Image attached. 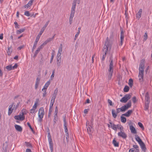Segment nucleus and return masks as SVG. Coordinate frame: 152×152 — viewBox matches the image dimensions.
<instances>
[{
    "mask_svg": "<svg viewBox=\"0 0 152 152\" xmlns=\"http://www.w3.org/2000/svg\"><path fill=\"white\" fill-rule=\"evenodd\" d=\"M25 143L26 144V145L28 148L32 147V145L30 143L26 142H25Z\"/></svg>",
    "mask_w": 152,
    "mask_h": 152,
    "instance_id": "4c0bfd02",
    "label": "nucleus"
},
{
    "mask_svg": "<svg viewBox=\"0 0 152 152\" xmlns=\"http://www.w3.org/2000/svg\"><path fill=\"white\" fill-rule=\"evenodd\" d=\"M109 44V38L108 37H107L106 38L103 50V55L102 58V61H103L105 59L106 57L107 53L108 50Z\"/></svg>",
    "mask_w": 152,
    "mask_h": 152,
    "instance_id": "f03ea898",
    "label": "nucleus"
},
{
    "mask_svg": "<svg viewBox=\"0 0 152 152\" xmlns=\"http://www.w3.org/2000/svg\"><path fill=\"white\" fill-rule=\"evenodd\" d=\"M132 100L133 102L134 103H135L136 102V97H133L132 99Z\"/></svg>",
    "mask_w": 152,
    "mask_h": 152,
    "instance_id": "69168bd1",
    "label": "nucleus"
},
{
    "mask_svg": "<svg viewBox=\"0 0 152 152\" xmlns=\"http://www.w3.org/2000/svg\"><path fill=\"white\" fill-rule=\"evenodd\" d=\"M138 124L142 130H144V127L142 123L139 122L138 123Z\"/></svg>",
    "mask_w": 152,
    "mask_h": 152,
    "instance_id": "79ce46f5",
    "label": "nucleus"
},
{
    "mask_svg": "<svg viewBox=\"0 0 152 152\" xmlns=\"http://www.w3.org/2000/svg\"><path fill=\"white\" fill-rule=\"evenodd\" d=\"M14 118L15 119L19 120L20 121L23 120L25 118L24 116V113L22 112L21 114H20L19 115L15 116Z\"/></svg>",
    "mask_w": 152,
    "mask_h": 152,
    "instance_id": "9d476101",
    "label": "nucleus"
},
{
    "mask_svg": "<svg viewBox=\"0 0 152 152\" xmlns=\"http://www.w3.org/2000/svg\"><path fill=\"white\" fill-rule=\"evenodd\" d=\"M25 152H32V151L30 149L27 148L26 149Z\"/></svg>",
    "mask_w": 152,
    "mask_h": 152,
    "instance_id": "774afa93",
    "label": "nucleus"
},
{
    "mask_svg": "<svg viewBox=\"0 0 152 152\" xmlns=\"http://www.w3.org/2000/svg\"><path fill=\"white\" fill-rule=\"evenodd\" d=\"M131 97V94H127L121 98L120 100V102L122 103H126L128 100L130 99Z\"/></svg>",
    "mask_w": 152,
    "mask_h": 152,
    "instance_id": "39448f33",
    "label": "nucleus"
},
{
    "mask_svg": "<svg viewBox=\"0 0 152 152\" xmlns=\"http://www.w3.org/2000/svg\"><path fill=\"white\" fill-rule=\"evenodd\" d=\"M6 69L9 71L12 70V65H8L6 67Z\"/></svg>",
    "mask_w": 152,
    "mask_h": 152,
    "instance_id": "58836bf2",
    "label": "nucleus"
},
{
    "mask_svg": "<svg viewBox=\"0 0 152 152\" xmlns=\"http://www.w3.org/2000/svg\"><path fill=\"white\" fill-rule=\"evenodd\" d=\"M43 48L41 47V46H39L37 49V50L35 51L34 53V57H35L36 56L37 54L40 51V50L41 49H42Z\"/></svg>",
    "mask_w": 152,
    "mask_h": 152,
    "instance_id": "4be33fe9",
    "label": "nucleus"
},
{
    "mask_svg": "<svg viewBox=\"0 0 152 152\" xmlns=\"http://www.w3.org/2000/svg\"><path fill=\"white\" fill-rule=\"evenodd\" d=\"M80 0L78 2V0H74L73 1V3L72 4V6L71 8V12H75V10L76 8V4L77 3L78 4H79L80 2Z\"/></svg>",
    "mask_w": 152,
    "mask_h": 152,
    "instance_id": "6e6552de",
    "label": "nucleus"
},
{
    "mask_svg": "<svg viewBox=\"0 0 152 152\" xmlns=\"http://www.w3.org/2000/svg\"><path fill=\"white\" fill-rule=\"evenodd\" d=\"M24 15L27 16H29L30 14L28 11H27L25 12Z\"/></svg>",
    "mask_w": 152,
    "mask_h": 152,
    "instance_id": "8fccbe9b",
    "label": "nucleus"
},
{
    "mask_svg": "<svg viewBox=\"0 0 152 152\" xmlns=\"http://www.w3.org/2000/svg\"><path fill=\"white\" fill-rule=\"evenodd\" d=\"M25 30V28H21L17 31L16 33L17 34H20L24 31Z\"/></svg>",
    "mask_w": 152,
    "mask_h": 152,
    "instance_id": "473e14b6",
    "label": "nucleus"
},
{
    "mask_svg": "<svg viewBox=\"0 0 152 152\" xmlns=\"http://www.w3.org/2000/svg\"><path fill=\"white\" fill-rule=\"evenodd\" d=\"M117 113H115V111L114 109L112 110V116L113 118H116L117 116Z\"/></svg>",
    "mask_w": 152,
    "mask_h": 152,
    "instance_id": "b1692460",
    "label": "nucleus"
},
{
    "mask_svg": "<svg viewBox=\"0 0 152 152\" xmlns=\"http://www.w3.org/2000/svg\"><path fill=\"white\" fill-rule=\"evenodd\" d=\"M113 143L114 146L115 147H118L119 146V143L116 141L115 138L113 140Z\"/></svg>",
    "mask_w": 152,
    "mask_h": 152,
    "instance_id": "a878e982",
    "label": "nucleus"
},
{
    "mask_svg": "<svg viewBox=\"0 0 152 152\" xmlns=\"http://www.w3.org/2000/svg\"><path fill=\"white\" fill-rule=\"evenodd\" d=\"M150 102V97L148 92L146 93L145 94V103H149Z\"/></svg>",
    "mask_w": 152,
    "mask_h": 152,
    "instance_id": "4468645a",
    "label": "nucleus"
},
{
    "mask_svg": "<svg viewBox=\"0 0 152 152\" xmlns=\"http://www.w3.org/2000/svg\"><path fill=\"white\" fill-rule=\"evenodd\" d=\"M40 80V78L38 77H37L36 79L35 83L39 84Z\"/></svg>",
    "mask_w": 152,
    "mask_h": 152,
    "instance_id": "680f3d73",
    "label": "nucleus"
},
{
    "mask_svg": "<svg viewBox=\"0 0 152 152\" xmlns=\"http://www.w3.org/2000/svg\"><path fill=\"white\" fill-rule=\"evenodd\" d=\"M147 34L146 33H145L144 34V39L143 40L144 41L146 40L147 38Z\"/></svg>",
    "mask_w": 152,
    "mask_h": 152,
    "instance_id": "3c124183",
    "label": "nucleus"
},
{
    "mask_svg": "<svg viewBox=\"0 0 152 152\" xmlns=\"http://www.w3.org/2000/svg\"><path fill=\"white\" fill-rule=\"evenodd\" d=\"M114 37V35L113 32H111L110 36V40H113V39Z\"/></svg>",
    "mask_w": 152,
    "mask_h": 152,
    "instance_id": "37998d69",
    "label": "nucleus"
},
{
    "mask_svg": "<svg viewBox=\"0 0 152 152\" xmlns=\"http://www.w3.org/2000/svg\"><path fill=\"white\" fill-rule=\"evenodd\" d=\"M149 103H145V106L144 110L145 111H147L148 110L149 107Z\"/></svg>",
    "mask_w": 152,
    "mask_h": 152,
    "instance_id": "72a5a7b5",
    "label": "nucleus"
},
{
    "mask_svg": "<svg viewBox=\"0 0 152 152\" xmlns=\"http://www.w3.org/2000/svg\"><path fill=\"white\" fill-rule=\"evenodd\" d=\"M18 66V65L17 64H15L14 66H12V70L13 69H16L17 68Z\"/></svg>",
    "mask_w": 152,
    "mask_h": 152,
    "instance_id": "052dcab7",
    "label": "nucleus"
},
{
    "mask_svg": "<svg viewBox=\"0 0 152 152\" xmlns=\"http://www.w3.org/2000/svg\"><path fill=\"white\" fill-rule=\"evenodd\" d=\"M62 51V44H61L58 49V53L57 56V59H61V55Z\"/></svg>",
    "mask_w": 152,
    "mask_h": 152,
    "instance_id": "1a4fd4ad",
    "label": "nucleus"
},
{
    "mask_svg": "<svg viewBox=\"0 0 152 152\" xmlns=\"http://www.w3.org/2000/svg\"><path fill=\"white\" fill-rule=\"evenodd\" d=\"M63 121L64 123V126L65 132L66 133L68 132V130L67 127V123L66 121L65 117L63 118Z\"/></svg>",
    "mask_w": 152,
    "mask_h": 152,
    "instance_id": "ddd939ff",
    "label": "nucleus"
},
{
    "mask_svg": "<svg viewBox=\"0 0 152 152\" xmlns=\"http://www.w3.org/2000/svg\"><path fill=\"white\" fill-rule=\"evenodd\" d=\"M41 35H40L39 33V34L37 36L35 40V42H38Z\"/></svg>",
    "mask_w": 152,
    "mask_h": 152,
    "instance_id": "de8ad7c7",
    "label": "nucleus"
},
{
    "mask_svg": "<svg viewBox=\"0 0 152 152\" xmlns=\"http://www.w3.org/2000/svg\"><path fill=\"white\" fill-rule=\"evenodd\" d=\"M58 109L57 107L56 106L55 107V110L54 113V116H58Z\"/></svg>",
    "mask_w": 152,
    "mask_h": 152,
    "instance_id": "e433bc0d",
    "label": "nucleus"
},
{
    "mask_svg": "<svg viewBox=\"0 0 152 152\" xmlns=\"http://www.w3.org/2000/svg\"><path fill=\"white\" fill-rule=\"evenodd\" d=\"M37 42L35 41L34 42L32 49V51H33L36 48L37 44Z\"/></svg>",
    "mask_w": 152,
    "mask_h": 152,
    "instance_id": "c03bdc74",
    "label": "nucleus"
},
{
    "mask_svg": "<svg viewBox=\"0 0 152 152\" xmlns=\"http://www.w3.org/2000/svg\"><path fill=\"white\" fill-rule=\"evenodd\" d=\"M141 149L143 151H145L146 150L144 142H142L139 144Z\"/></svg>",
    "mask_w": 152,
    "mask_h": 152,
    "instance_id": "a211bd4d",
    "label": "nucleus"
},
{
    "mask_svg": "<svg viewBox=\"0 0 152 152\" xmlns=\"http://www.w3.org/2000/svg\"><path fill=\"white\" fill-rule=\"evenodd\" d=\"M15 127L16 130L18 131L21 132L22 131V128L20 126L15 124Z\"/></svg>",
    "mask_w": 152,
    "mask_h": 152,
    "instance_id": "6ab92c4d",
    "label": "nucleus"
},
{
    "mask_svg": "<svg viewBox=\"0 0 152 152\" xmlns=\"http://www.w3.org/2000/svg\"><path fill=\"white\" fill-rule=\"evenodd\" d=\"M113 72H109L107 73V78L108 80H110L112 78Z\"/></svg>",
    "mask_w": 152,
    "mask_h": 152,
    "instance_id": "c85d7f7f",
    "label": "nucleus"
},
{
    "mask_svg": "<svg viewBox=\"0 0 152 152\" xmlns=\"http://www.w3.org/2000/svg\"><path fill=\"white\" fill-rule=\"evenodd\" d=\"M14 23L15 25V28H19V26L18 25V24L15 21V22H14Z\"/></svg>",
    "mask_w": 152,
    "mask_h": 152,
    "instance_id": "13d9d810",
    "label": "nucleus"
},
{
    "mask_svg": "<svg viewBox=\"0 0 152 152\" xmlns=\"http://www.w3.org/2000/svg\"><path fill=\"white\" fill-rule=\"evenodd\" d=\"M48 137L50 145V150L51 152H53V143L51 138V136L49 132L48 134Z\"/></svg>",
    "mask_w": 152,
    "mask_h": 152,
    "instance_id": "20e7f679",
    "label": "nucleus"
},
{
    "mask_svg": "<svg viewBox=\"0 0 152 152\" xmlns=\"http://www.w3.org/2000/svg\"><path fill=\"white\" fill-rule=\"evenodd\" d=\"M132 112V110H129L125 113L122 114V115L125 116L126 117H129L130 115Z\"/></svg>",
    "mask_w": 152,
    "mask_h": 152,
    "instance_id": "412c9836",
    "label": "nucleus"
},
{
    "mask_svg": "<svg viewBox=\"0 0 152 152\" xmlns=\"http://www.w3.org/2000/svg\"><path fill=\"white\" fill-rule=\"evenodd\" d=\"M126 106V108L127 109L129 107H130L131 106V102L130 101H129L128 103L126 105H124Z\"/></svg>",
    "mask_w": 152,
    "mask_h": 152,
    "instance_id": "cd10ccee",
    "label": "nucleus"
},
{
    "mask_svg": "<svg viewBox=\"0 0 152 152\" xmlns=\"http://www.w3.org/2000/svg\"><path fill=\"white\" fill-rule=\"evenodd\" d=\"M44 114V108L42 107H40L39 109L38 113V116L39 118V121L41 122L42 121Z\"/></svg>",
    "mask_w": 152,
    "mask_h": 152,
    "instance_id": "7ed1b4c3",
    "label": "nucleus"
},
{
    "mask_svg": "<svg viewBox=\"0 0 152 152\" xmlns=\"http://www.w3.org/2000/svg\"><path fill=\"white\" fill-rule=\"evenodd\" d=\"M124 36L123 31H121L120 35V40H124Z\"/></svg>",
    "mask_w": 152,
    "mask_h": 152,
    "instance_id": "c9c22d12",
    "label": "nucleus"
},
{
    "mask_svg": "<svg viewBox=\"0 0 152 152\" xmlns=\"http://www.w3.org/2000/svg\"><path fill=\"white\" fill-rule=\"evenodd\" d=\"M91 127H88V128H87V130H88V132L89 134H91Z\"/></svg>",
    "mask_w": 152,
    "mask_h": 152,
    "instance_id": "603ef678",
    "label": "nucleus"
},
{
    "mask_svg": "<svg viewBox=\"0 0 152 152\" xmlns=\"http://www.w3.org/2000/svg\"><path fill=\"white\" fill-rule=\"evenodd\" d=\"M81 28L80 27L78 28V31L77 33L75 34V37H78L80 33V30Z\"/></svg>",
    "mask_w": 152,
    "mask_h": 152,
    "instance_id": "09e8293b",
    "label": "nucleus"
},
{
    "mask_svg": "<svg viewBox=\"0 0 152 152\" xmlns=\"http://www.w3.org/2000/svg\"><path fill=\"white\" fill-rule=\"evenodd\" d=\"M120 110L121 111H124L126 110H127V109L126 108V106L124 105L120 108Z\"/></svg>",
    "mask_w": 152,
    "mask_h": 152,
    "instance_id": "49530a36",
    "label": "nucleus"
},
{
    "mask_svg": "<svg viewBox=\"0 0 152 152\" xmlns=\"http://www.w3.org/2000/svg\"><path fill=\"white\" fill-rule=\"evenodd\" d=\"M50 84V81H48L46 83H45L44 86L43 87V88L42 89V91H44V90H46L47 89V88L49 86Z\"/></svg>",
    "mask_w": 152,
    "mask_h": 152,
    "instance_id": "f3484780",
    "label": "nucleus"
},
{
    "mask_svg": "<svg viewBox=\"0 0 152 152\" xmlns=\"http://www.w3.org/2000/svg\"><path fill=\"white\" fill-rule=\"evenodd\" d=\"M47 43L48 42L46 40L40 46L43 48L44 46L46 45Z\"/></svg>",
    "mask_w": 152,
    "mask_h": 152,
    "instance_id": "4d7b16f0",
    "label": "nucleus"
},
{
    "mask_svg": "<svg viewBox=\"0 0 152 152\" xmlns=\"http://www.w3.org/2000/svg\"><path fill=\"white\" fill-rule=\"evenodd\" d=\"M118 136L124 139H126L127 137V135L124 131H120L118 133Z\"/></svg>",
    "mask_w": 152,
    "mask_h": 152,
    "instance_id": "0eeeda50",
    "label": "nucleus"
},
{
    "mask_svg": "<svg viewBox=\"0 0 152 152\" xmlns=\"http://www.w3.org/2000/svg\"><path fill=\"white\" fill-rule=\"evenodd\" d=\"M13 104L9 106L8 111V115H10L12 112L13 108H12V107H13Z\"/></svg>",
    "mask_w": 152,
    "mask_h": 152,
    "instance_id": "aec40b11",
    "label": "nucleus"
},
{
    "mask_svg": "<svg viewBox=\"0 0 152 152\" xmlns=\"http://www.w3.org/2000/svg\"><path fill=\"white\" fill-rule=\"evenodd\" d=\"M135 138L136 140L138 142L139 144L142 142L140 138L137 135H135Z\"/></svg>",
    "mask_w": 152,
    "mask_h": 152,
    "instance_id": "5701e85b",
    "label": "nucleus"
},
{
    "mask_svg": "<svg viewBox=\"0 0 152 152\" xmlns=\"http://www.w3.org/2000/svg\"><path fill=\"white\" fill-rule=\"evenodd\" d=\"M118 129L120 130V131H124L123 127L121 125L119 128H118Z\"/></svg>",
    "mask_w": 152,
    "mask_h": 152,
    "instance_id": "e2e57ef3",
    "label": "nucleus"
},
{
    "mask_svg": "<svg viewBox=\"0 0 152 152\" xmlns=\"http://www.w3.org/2000/svg\"><path fill=\"white\" fill-rule=\"evenodd\" d=\"M61 63V59H57V65L58 68L60 66Z\"/></svg>",
    "mask_w": 152,
    "mask_h": 152,
    "instance_id": "c756f323",
    "label": "nucleus"
},
{
    "mask_svg": "<svg viewBox=\"0 0 152 152\" xmlns=\"http://www.w3.org/2000/svg\"><path fill=\"white\" fill-rule=\"evenodd\" d=\"M54 118L53 120V125H54L56 124V122L58 121V116H54Z\"/></svg>",
    "mask_w": 152,
    "mask_h": 152,
    "instance_id": "2f4dec72",
    "label": "nucleus"
},
{
    "mask_svg": "<svg viewBox=\"0 0 152 152\" xmlns=\"http://www.w3.org/2000/svg\"><path fill=\"white\" fill-rule=\"evenodd\" d=\"M53 110V109L52 108H49V112L48 114V117H50L51 115V113L52 112Z\"/></svg>",
    "mask_w": 152,
    "mask_h": 152,
    "instance_id": "a18cd8bd",
    "label": "nucleus"
},
{
    "mask_svg": "<svg viewBox=\"0 0 152 152\" xmlns=\"http://www.w3.org/2000/svg\"><path fill=\"white\" fill-rule=\"evenodd\" d=\"M58 89L57 88H56L55 90L53 93L52 94V96L51 97V100L54 101H55V99L56 98V96L58 92Z\"/></svg>",
    "mask_w": 152,
    "mask_h": 152,
    "instance_id": "9b49d317",
    "label": "nucleus"
},
{
    "mask_svg": "<svg viewBox=\"0 0 152 152\" xmlns=\"http://www.w3.org/2000/svg\"><path fill=\"white\" fill-rule=\"evenodd\" d=\"M54 56V55L53 53H52L51 54V57L50 59V63H51L53 61Z\"/></svg>",
    "mask_w": 152,
    "mask_h": 152,
    "instance_id": "bf43d9fd",
    "label": "nucleus"
},
{
    "mask_svg": "<svg viewBox=\"0 0 152 152\" xmlns=\"http://www.w3.org/2000/svg\"><path fill=\"white\" fill-rule=\"evenodd\" d=\"M49 22V21H48L47 22H46V23L45 25L41 29V31H40L39 32V34H40V35H41L44 32L47 26L48 25Z\"/></svg>",
    "mask_w": 152,
    "mask_h": 152,
    "instance_id": "f8f14e48",
    "label": "nucleus"
},
{
    "mask_svg": "<svg viewBox=\"0 0 152 152\" xmlns=\"http://www.w3.org/2000/svg\"><path fill=\"white\" fill-rule=\"evenodd\" d=\"M129 129L130 130L132 133L134 134H136L137 133V131L135 128L132 125H131L129 126Z\"/></svg>",
    "mask_w": 152,
    "mask_h": 152,
    "instance_id": "2eb2a0df",
    "label": "nucleus"
},
{
    "mask_svg": "<svg viewBox=\"0 0 152 152\" xmlns=\"http://www.w3.org/2000/svg\"><path fill=\"white\" fill-rule=\"evenodd\" d=\"M35 109H34V108H32L31 110H30V113H34L35 111Z\"/></svg>",
    "mask_w": 152,
    "mask_h": 152,
    "instance_id": "338daca9",
    "label": "nucleus"
},
{
    "mask_svg": "<svg viewBox=\"0 0 152 152\" xmlns=\"http://www.w3.org/2000/svg\"><path fill=\"white\" fill-rule=\"evenodd\" d=\"M54 102H55V101H53V100H51L50 101V107L49 108H52V107L53 106V104L54 103Z\"/></svg>",
    "mask_w": 152,
    "mask_h": 152,
    "instance_id": "a19ab883",
    "label": "nucleus"
},
{
    "mask_svg": "<svg viewBox=\"0 0 152 152\" xmlns=\"http://www.w3.org/2000/svg\"><path fill=\"white\" fill-rule=\"evenodd\" d=\"M142 12V10L141 9H140L137 14H136V17L137 18L139 19L141 17V15Z\"/></svg>",
    "mask_w": 152,
    "mask_h": 152,
    "instance_id": "dca6fc26",
    "label": "nucleus"
},
{
    "mask_svg": "<svg viewBox=\"0 0 152 152\" xmlns=\"http://www.w3.org/2000/svg\"><path fill=\"white\" fill-rule=\"evenodd\" d=\"M116 126L114 124L112 125H111V127L112 129L116 131L117 130V128H116Z\"/></svg>",
    "mask_w": 152,
    "mask_h": 152,
    "instance_id": "ea45409f",
    "label": "nucleus"
},
{
    "mask_svg": "<svg viewBox=\"0 0 152 152\" xmlns=\"http://www.w3.org/2000/svg\"><path fill=\"white\" fill-rule=\"evenodd\" d=\"M129 86L131 87H132L133 85V80L132 79H130L129 80Z\"/></svg>",
    "mask_w": 152,
    "mask_h": 152,
    "instance_id": "7c9ffc66",
    "label": "nucleus"
},
{
    "mask_svg": "<svg viewBox=\"0 0 152 152\" xmlns=\"http://www.w3.org/2000/svg\"><path fill=\"white\" fill-rule=\"evenodd\" d=\"M54 73H55V71L53 70L52 72V74L51 75L50 78L51 80H52L53 79L54 76Z\"/></svg>",
    "mask_w": 152,
    "mask_h": 152,
    "instance_id": "864d4df0",
    "label": "nucleus"
},
{
    "mask_svg": "<svg viewBox=\"0 0 152 152\" xmlns=\"http://www.w3.org/2000/svg\"><path fill=\"white\" fill-rule=\"evenodd\" d=\"M110 64L109 65V68L108 69L107 73L113 72V59L112 57L110 58Z\"/></svg>",
    "mask_w": 152,
    "mask_h": 152,
    "instance_id": "423d86ee",
    "label": "nucleus"
},
{
    "mask_svg": "<svg viewBox=\"0 0 152 152\" xmlns=\"http://www.w3.org/2000/svg\"><path fill=\"white\" fill-rule=\"evenodd\" d=\"M75 12H71L70 17V18H73Z\"/></svg>",
    "mask_w": 152,
    "mask_h": 152,
    "instance_id": "6e6d98bb",
    "label": "nucleus"
},
{
    "mask_svg": "<svg viewBox=\"0 0 152 152\" xmlns=\"http://www.w3.org/2000/svg\"><path fill=\"white\" fill-rule=\"evenodd\" d=\"M34 0H30L25 5L27 8L30 7L32 4Z\"/></svg>",
    "mask_w": 152,
    "mask_h": 152,
    "instance_id": "393cba45",
    "label": "nucleus"
},
{
    "mask_svg": "<svg viewBox=\"0 0 152 152\" xmlns=\"http://www.w3.org/2000/svg\"><path fill=\"white\" fill-rule=\"evenodd\" d=\"M121 121L124 123H126V118L125 117H124L123 116V115H121Z\"/></svg>",
    "mask_w": 152,
    "mask_h": 152,
    "instance_id": "bb28decb",
    "label": "nucleus"
},
{
    "mask_svg": "<svg viewBox=\"0 0 152 152\" xmlns=\"http://www.w3.org/2000/svg\"><path fill=\"white\" fill-rule=\"evenodd\" d=\"M129 87L128 86H126L124 89V91L125 92H127L129 90Z\"/></svg>",
    "mask_w": 152,
    "mask_h": 152,
    "instance_id": "f704fd0d",
    "label": "nucleus"
},
{
    "mask_svg": "<svg viewBox=\"0 0 152 152\" xmlns=\"http://www.w3.org/2000/svg\"><path fill=\"white\" fill-rule=\"evenodd\" d=\"M144 65V60L142 59L139 65V72L138 75L139 80L141 82L143 81Z\"/></svg>",
    "mask_w": 152,
    "mask_h": 152,
    "instance_id": "f257e3e1",
    "label": "nucleus"
},
{
    "mask_svg": "<svg viewBox=\"0 0 152 152\" xmlns=\"http://www.w3.org/2000/svg\"><path fill=\"white\" fill-rule=\"evenodd\" d=\"M27 125L29 127L30 129H31V131H32L33 132V128H32V127H31V125H30V124L29 122H27Z\"/></svg>",
    "mask_w": 152,
    "mask_h": 152,
    "instance_id": "5fc2aeb1",
    "label": "nucleus"
},
{
    "mask_svg": "<svg viewBox=\"0 0 152 152\" xmlns=\"http://www.w3.org/2000/svg\"><path fill=\"white\" fill-rule=\"evenodd\" d=\"M39 84V83H35V89L36 90Z\"/></svg>",
    "mask_w": 152,
    "mask_h": 152,
    "instance_id": "0e129e2a",
    "label": "nucleus"
}]
</instances>
